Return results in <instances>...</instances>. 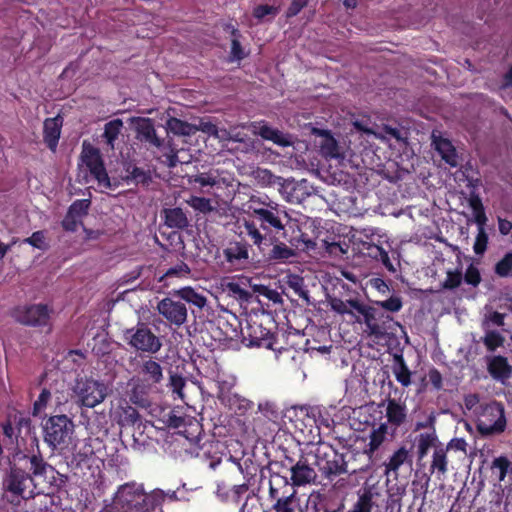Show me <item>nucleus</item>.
<instances>
[{"label": "nucleus", "instance_id": "obj_1", "mask_svg": "<svg viewBox=\"0 0 512 512\" xmlns=\"http://www.w3.org/2000/svg\"><path fill=\"white\" fill-rule=\"evenodd\" d=\"M244 228L267 261L286 263L296 256L282 240L288 239V232L293 228L285 206L273 201L250 206V219L245 221Z\"/></svg>", "mask_w": 512, "mask_h": 512}, {"label": "nucleus", "instance_id": "obj_2", "mask_svg": "<svg viewBox=\"0 0 512 512\" xmlns=\"http://www.w3.org/2000/svg\"><path fill=\"white\" fill-rule=\"evenodd\" d=\"M54 468L49 465L38 454L24 455L19 459V464L10 466L9 472L3 480V488L6 492L11 493L16 497L25 498L24 493L31 486L33 489L29 491V497L42 492L38 489L39 485H51Z\"/></svg>", "mask_w": 512, "mask_h": 512}, {"label": "nucleus", "instance_id": "obj_3", "mask_svg": "<svg viewBox=\"0 0 512 512\" xmlns=\"http://www.w3.org/2000/svg\"><path fill=\"white\" fill-rule=\"evenodd\" d=\"M164 501L163 490L156 488L147 493L143 484L127 482L118 487L110 512H155L161 510Z\"/></svg>", "mask_w": 512, "mask_h": 512}, {"label": "nucleus", "instance_id": "obj_4", "mask_svg": "<svg viewBox=\"0 0 512 512\" xmlns=\"http://www.w3.org/2000/svg\"><path fill=\"white\" fill-rule=\"evenodd\" d=\"M315 458V465L321 477L330 483L342 475L350 474L346 454L338 452L332 446L318 447Z\"/></svg>", "mask_w": 512, "mask_h": 512}, {"label": "nucleus", "instance_id": "obj_5", "mask_svg": "<svg viewBox=\"0 0 512 512\" xmlns=\"http://www.w3.org/2000/svg\"><path fill=\"white\" fill-rule=\"evenodd\" d=\"M122 339L141 354H156L162 347L160 338L144 322H138L134 327L125 329Z\"/></svg>", "mask_w": 512, "mask_h": 512}, {"label": "nucleus", "instance_id": "obj_6", "mask_svg": "<svg viewBox=\"0 0 512 512\" xmlns=\"http://www.w3.org/2000/svg\"><path fill=\"white\" fill-rule=\"evenodd\" d=\"M269 498L274 501L271 507L274 512H296L299 508L296 491L289 489L288 478L279 473L270 476Z\"/></svg>", "mask_w": 512, "mask_h": 512}, {"label": "nucleus", "instance_id": "obj_7", "mask_svg": "<svg viewBox=\"0 0 512 512\" xmlns=\"http://www.w3.org/2000/svg\"><path fill=\"white\" fill-rule=\"evenodd\" d=\"M74 431L73 421L66 415L50 416L43 425L44 441L52 448L66 444Z\"/></svg>", "mask_w": 512, "mask_h": 512}, {"label": "nucleus", "instance_id": "obj_8", "mask_svg": "<svg viewBox=\"0 0 512 512\" xmlns=\"http://www.w3.org/2000/svg\"><path fill=\"white\" fill-rule=\"evenodd\" d=\"M73 393L80 406L94 408L106 398L107 386L98 380L84 377L76 381Z\"/></svg>", "mask_w": 512, "mask_h": 512}, {"label": "nucleus", "instance_id": "obj_9", "mask_svg": "<svg viewBox=\"0 0 512 512\" xmlns=\"http://www.w3.org/2000/svg\"><path fill=\"white\" fill-rule=\"evenodd\" d=\"M281 466L290 471V478H288L289 489L314 484L316 482L317 472L314 467L308 463L307 458L303 454L300 455L298 460L285 455L284 460L281 461Z\"/></svg>", "mask_w": 512, "mask_h": 512}, {"label": "nucleus", "instance_id": "obj_10", "mask_svg": "<svg viewBox=\"0 0 512 512\" xmlns=\"http://www.w3.org/2000/svg\"><path fill=\"white\" fill-rule=\"evenodd\" d=\"M51 310L46 304L18 306L12 311L16 322L30 327H48L51 330Z\"/></svg>", "mask_w": 512, "mask_h": 512}, {"label": "nucleus", "instance_id": "obj_11", "mask_svg": "<svg viewBox=\"0 0 512 512\" xmlns=\"http://www.w3.org/2000/svg\"><path fill=\"white\" fill-rule=\"evenodd\" d=\"M477 430L482 436H491L502 433L506 428L504 406L494 402L487 406L476 424Z\"/></svg>", "mask_w": 512, "mask_h": 512}, {"label": "nucleus", "instance_id": "obj_12", "mask_svg": "<svg viewBox=\"0 0 512 512\" xmlns=\"http://www.w3.org/2000/svg\"><path fill=\"white\" fill-rule=\"evenodd\" d=\"M81 158L98 185L110 189L111 181L99 149L93 146H84Z\"/></svg>", "mask_w": 512, "mask_h": 512}, {"label": "nucleus", "instance_id": "obj_13", "mask_svg": "<svg viewBox=\"0 0 512 512\" xmlns=\"http://www.w3.org/2000/svg\"><path fill=\"white\" fill-rule=\"evenodd\" d=\"M172 295L165 297L157 303L158 313L170 324L176 328H180L186 323L188 310L186 304L180 299L176 300Z\"/></svg>", "mask_w": 512, "mask_h": 512}, {"label": "nucleus", "instance_id": "obj_14", "mask_svg": "<svg viewBox=\"0 0 512 512\" xmlns=\"http://www.w3.org/2000/svg\"><path fill=\"white\" fill-rule=\"evenodd\" d=\"M247 334L243 336L249 347L266 348L273 351H280L282 346H278L276 333L263 327L256 322L249 324Z\"/></svg>", "mask_w": 512, "mask_h": 512}, {"label": "nucleus", "instance_id": "obj_15", "mask_svg": "<svg viewBox=\"0 0 512 512\" xmlns=\"http://www.w3.org/2000/svg\"><path fill=\"white\" fill-rule=\"evenodd\" d=\"M136 138L148 148H161L163 139L155 130L154 122L150 118H139L136 125Z\"/></svg>", "mask_w": 512, "mask_h": 512}, {"label": "nucleus", "instance_id": "obj_16", "mask_svg": "<svg viewBox=\"0 0 512 512\" xmlns=\"http://www.w3.org/2000/svg\"><path fill=\"white\" fill-rule=\"evenodd\" d=\"M412 449L413 445L409 448L406 445H401L397 448L384 462L385 474L388 476L393 474L396 477L402 465L408 464L411 466L413 463Z\"/></svg>", "mask_w": 512, "mask_h": 512}, {"label": "nucleus", "instance_id": "obj_17", "mask_svg": "<svg viewBox=\"0 0 512 512\" xmlns=\"http://www.w3.org/2000/svg\"><path fill=\"white\" fill-rule=\"evenodd\" d=\"M386 418L387 425L390 424L395 429L402 426L407 419V407L405 403H402L394 398L388 397L386 399Z\"/></svg>", "mask_w": 512, "mask_h": 512}, {"label": "nucleus", "instance_id": "obj_18", "mask_svg": "<svg viewBox=\"0 0 512 512\" xmlns=\"http://www.w3.org/2000/svg\"><path fill=\"white\" fill-rule=\"evenodd\" d=\"M137 371L138 374L142 376L143 381L149 385L159 384L163 380V368L161 364L151 357L143 360Z\"/></svg>", "mask_w": 512, "mask_h": 512}, {"label": "nucleus", "instance_id": "obj_19", "mask_svg": "<svg viewBox=\"0 0 512 512\" xmlns=\"http://www.w3.org/2000/svg\"><path fill=\"white\" fill-rule=\"evenodd\" d=\"M63 119L61 116L45 119L43 123V139L47 147L55 151L59 142Z\"/></svg>", "mask_w": 512, "mask_h": 512}, {"label": "nucleus", "instance_id": "obj_20", "mask_svg": "<svg viewBox=\"0 0 512 512\" xmlns=\"http://www.w3.org/2000/svg\"><path fill=\"white\" fill-rule=\"evenodd\" d=\"M487 370L493 379L501 382L512 376V366L508 359L501 355L488 358Z\"/></svg>", "mask_w": 512, "mask_h": 512}, {"label": "nucleus", "instance_id": "obj_21", "mask_svg": "<svg viewBox=\"0 0 512 512\" xmlns=\"http://www.w3.org/2000/svg\"><path fill=\"white\" fill-rule=\"evenodd\" d=\"M171 295L180 299L181 302L184 301L191 307H196L199 310H202L207 304V298L191 286H185L178 290H173ZM191 311L194 313L193 308H191Z\"/></svg>", "mask_w": 512, "mask_h": 512}, {"label": "nucleus", "instance_id": "obj_22", "mask_svg": "<svg viewBox=\"0 0 512 512\" xmlns=\"http://www.w3.org/2000/svg\"><path fill=\"white\" fill-rule=\"evenodd\" d=\"M373 314L374 319L372 320V324L367 326V330L370 335H374L375 337H383L393 329V318L390 315L381 312L376 307L375 313Z\"/></svg>", "mask_w": 512, "mask_h": 512}, {"label": "nucleus", "instance_id": "obj_23", "mask_svg": "<svg viewBox=\"0 0 512 512\" xmlns=\"http://www.w3.org/2000/svg\"><path fill=\"white\" fill-rule=\"evenodd\" d=\"M162 215L165 225L169 228L183 230L189 225L187 215L180 207L165 208Z\"/></svg>", "mask_w": 512, "mask_h": 512}, {"label": "nucleus", "instance_id": "obj_24", "mask_svg": "<svg viewBox=\"0 0 512 512\" xmlns=\"http://www.w3.org/2000/svg\"><path fill=\"white\" fill-rule=\"evenodd\" d=\"M388 434L387 423H381L377 428H373L369 434V443L364 449V453L371 459L385 442Z\"/></svg>", "mask_w": 512, "mask_h": 512}, {"label": "nucleus", "instance_id": "obj_25", "mask_svg": "<svg viewBox=\"0 0 512 512\" xmlns=\"http://www.w3.org/2000/svg\"><path fill=\"white\" fill-rule=\"evenodd\" d=\"M436 151L441 158L451 167L458 166V154L452 142L446 138L434 137L433 140Z\"/></svg>", "mask_w": 512, "mask_h": 512}, {"label": "nucleus", "instance_id": "obj_26", "mask_svg": "<svg viewBox=\"0 0 512 512\" xmlns=\"http://www.w3.org/2000/svg\"><path fill=\"white\" fill-rule=\"evenodd\" d=\"M289 247L292 248V251L295 253V250L308 251L314 249L316 247L315 241H313L306 233H303L299 228L297 229V234L293 229L292 232H288V239H282Z\"/></svg>", "mask_w": 512, "mask_h": 512}, {"label": "nucleus", "instance_id": "obj_27", "mask_svg": "<svg viewBox=\"0 0 512 512\" xmlns=\"http://www.w3.org/2000/svg\"><path fill=\"white\" fill-rule=\"evenodd\" d=\"M225 259L231 264H238L248 260V244L245 242H231L224 250Z\"/></svg>", "mask_w": 512, "mask_h": 512}, {"label": "nucleus", "instance_id": "obj_28", "mask_svg": "<svg viewBox=\"0 0 512 512\" xmlns=\"http://www.w3.org/2000/svg\"><path fill=\"white\" fill-rule=\"evenodd\" d=\"M429 471L431 474L437 473L438 476L448 472L447 448H444L442 444L435 446Z\"/></svg>", "mask_w": 512, "mask_h": 512}, {"label": "nucleus", "instance_id": "obj_29", "mask_svg": "<svg viewBox=\"0 0 512 512\" xmlns=\"http://www.w3.org/2000/svg\"><path fill=\"white\" fill-rule=\"evenodd\" d=\"M118 424L121 427H133L141 424V416L138 410L128 403L120 405L117 410Z\"/></svg>", "mask_w": 512, "mask_h": 512}, {"label": "nucleus", "instance_id": "obj_30", "mask_svg": "<svg viewBox=\"0 0 512 512\" xmlns=\"http://www.w3.org/2000/svg\"><path fill=\"white\" fill-rule=\"evenodd\" d=\"M191 276V268L189 265L180 260L175 265L168 268L162 276L159 277L158 282L163 283L164 286H168V280L172 278L187 279Z\"/></svg>", "mask_w": 512, "mask_h": 512}, {"label": "nucleus", "instance_id": "obj_31", "mask_svg": "<svg viewBox=\"0 0 512 512\" xmlns=\"http://www.w3.org/2000/svg\"><path fill=\"white\" fill-rule=\"evenodd\" d=\"M256 183L261 187L283 186L284 179L272 173L269 169L258 167L252 172Z\"/></svg>", "mask_w": 512, "mask_h": 512}, {"label": "nucleus", "instance_id": "obj_32", "mask_svg": "<svg viewBox=\"0 0 512 512\" xmlns=\"http://www.w3.org/2000/svg\"><path fill=\"white\" fill-rule=\"evenodd\" d=\"M258 135L264 140L272 141L279 146L287 147L291 144L280 130L269 126L265 122L259 123Z\"/></svg>", "mask_w": 512, "mask_h": 512}, {"label": "nucleus", "instance_id": "obj_33", "mask_svg": "<svg viewBox=\"0 0 512 512\" xmlns=\"http://www.w3.org/2000/svg\"><path fill=\"white\" fill-rule=\"evenodd\" d=\"M468 203L473 211L474 221L478 228L484 227L487 222V216L482 199L477 191H470Z\"/></svg>", "mask_w": 512, "mask_h": 512}, {"label": "nucleus", "instance_id": "obj_34", "mask_svg": "<svg viewBox=\"0 0 512 512\" xmlns=\"http://www.w3.org/2000/svg\"><path fill=\"white\" fill-rule=\"evenodd\" d=\"M166 129L168 132L179 136H191L197 132L195 124L188 123L176 117H170L166 121Z\"/></svg>", "mask_w": 512, "mask_h": 512}, {"label": "nucleus", "instance_id": "obj_35", "mask_svg": "<svg viewBox=\"0 0 512 512\" xmlns=\"http://www.w3.org/2000/svg\"><path fill=\"white\" fill-rule=\"evenodd\" d=\"M123 128V121L119 118L113 119L104 125V132L102 138L107 146L114 149L115 142L118 139Z\"/></svg>", "mask_w": 512, "mask_h": 512}, {"label": "nucleus", "instance_id": "obj_36", "mask_svg": "<svg viewBox=\"0 0 512 512\" xmlns=\"http://www.w3.org/2000/svg\"><path fill=\"white\" fill-rule=\"evenodd\" d=\"M126 173L125 181L128 184L132 182L136 185L141 184L143 186H148L152 180L149 170H145L135 165H129L126 168Z\"/></svg>", "mask_w": 512, "mask_h": 512}, {"label": "nucleus", "instance_id": "obj_37", "mask_svg": "<svg viewBox=\"0 0 512 512\" xmlns=\"http://www.w3.org/2000/svg\"><path fill=\"white\" fill-rule=\"evenodd\" d=\"M395 365L393 366V373L396 380L404 387L411 384V371L409 370L403 355H395Z\"/></svg>", "mask_w": 512, "mask_h": 512}, {"label": "nucleus", "instance_id": "obj_38", "mask_svg": "<svg viewBox=\"0 0 512 512\" xmlns=\"http://www.w3.org/2000/svg\"><path fill=\"white\" fill-rule=\"evenodd\" d=\"M193 418L186 415L179 414L176 410H171L164 419V423L168 428L178 429L179 433L184 434L186 432L185 427L188 424H192Z\"/></svg>", "mask_w": 512, "mask_h": 512}, {"label": "nucleus", "instance_id": "obj_39", "mask_svg": "<svg viewBox=\"0 0 512 512\" xmlns=\"http://www.w3.org/2000/svg\"><path fill=\"white\" fill-rule=\"evenodd\" d=\"M437 436L432 433H420L416 437L417 457L418 460L424 459L431 447L435 446Z\"/></svg>", "mask_w": 512, "mask_h": 512}, {"label": "nucleus", "instance_id": "obj_40", "mask_svg": "<svg viewBox=\"0 0 512 512\" xmlns=\"http://www.w3.org/2000/svg\"><path fill=\"white\" fill-rule=\"evenodd\" d=\"M348 304L351 309L355 310L359 315L363 317V323L367 326L372 324L374 319L373 313H375V307L366 305L357 299H349Z\"/></svg>", "mask_w": 512, "mask_h": 512}, {"label": "nucleus", "instance_id": "obj_41", "mask_svg": "<svg viewBox=\"0 0 512 512\" xmlns=\"http://www.w3.org/2000/svg\"><path fill=\"white\" fill-rule=\"evenodd\" d=\"M373 504L371 490L364 488L362 493H358V499L349 512H371Z\"/></svg>", "mask_w": 512, "mask_h": 512}, {"label": "nucleus", "instance_id": "obj_42", "mask_svg": "<svg viewBox=\"0 0 512 512\" xmlns=\"http://www.w3.org/2000/svg\"><path fill=\"white\" fill-rule=\"evenodd\" d=\"M494 273L501 278L512 277V252H507L495 264Z\"/></svg>", "mask_w": 512, "mask_h": 512}, {"label": "nucleus", "instance_id": "obj_43", "mask_svg": "<svg viewBox=\"0 0 512 512\" xmlns=\"http://www.w3.org/2000/svg\"><path fill=\"white\" fill-rule=\"evenodd\" d=\"M170 390L175 395V397L185 400V395L183 393V389L186 386V379L177 373H173L169 377V384H168Z\"/></svg>", "mask_w": 512, "mask_h": 512}, {"label": "nucleus", "instance_id": "obj_44", "mask_svg": "<svg viewBox=\"0 0 512 512\" xmlns=\"http://www.w3.org/2000/svg\"><path fill=\"white\" fill-rule=\"evenodd\" d=\"M504 337L497 331H488L482 338V342L488 351L494 352L497 348L503 346Z\"/></svg>", "mask_w": 512, "mask_h": 512}, {"label": "nucleus", "instance_id": "obj_45", "mask_svg": "<svg viewBox=\"0 0 512 512\" xmlns=\"http://www.w3.org/2000/svg\"><path fill=\"white\" fill-rule=\"evenodd\" d=\"M186 202L195 211L203 214L209 213L214 209L211 200L205 197L191 196Z\"/></svg>", "mask_w": 512, "mask_h": 512}, {"label": "nucleus", "instance_id": "obj_46", "mask_svg": "<svg viewBox=\"0 0 512 512\" xmlns=\"http://www.w3.org/2000/svg\"><path fill=\"white\" fill-rule=\"evenodd\" d=\"M91 201L89 199H77L68 208L70 215L81 218L88 214Z\"/></svg>", "mask_w": 512, "mask_h": 512}, {"label": "nucleus", "instance_id": "obj_47", "mask_svg": "<svg viewBox=\"0 0 512 512\" xmlns=\"http://www.w3.org/2000/svg\"><path fill=\"white\" fill-rule=\"evenodd\" d=\"M128 396L130 403L135 404L139 407L147 408L150 404L148 398L145 396L141 386L139 385L133 386L129 391Z\"/></svg>", "mask_w": 512, "mask_h": 512}, {"label": "nucleus", "instance_id": "obj_48", "mask_svg": "<svg viewBox=\"0 0 512 512\" xmlns=\"http://www.w3.org/2000/svg\"><path fill=\"white\" fill-rule=\"evenodd\" d=\"M374 304L378 308L384 309L392 313L400 311L403 306L402 299L399 296H391L386 300L375 301Z\"/></svg>", "mask_w": 512, "mask_h": 512}, {"label": "nucleus", "instance_id": "obj_49", "mask_svg": "<svg viewBox=\"0 0 512 512\" xmlns=\"http://www.w3.org/2000/svg\"><path fill=\"white\" fill-rule=\"evenodd\" d=\"M190 182L197 184L200 187H207V186L213 187L216 184H218L219 180H218V177L216 175H214L213 173L206 172V173H199V174L192 176Z\"/></svg>", "mask_w": 512, "mask_h": 512}, {"label": "nucleus", "instance_id": "obj_50", "mask_svg": "<svg viewBox=\"0 0 512 512\" xmlns=\"http://www.w3.org/2000/svg\"><path fill=\"white\" fill-rule=\"evenodd\" d=\"M51 399V392L47 388H43L38 396V399L33 404L32 414L39 415L47 406Z\"/></svg>", "mask_w": 512, "mask_h": 512}, {"label": "nucleus", "instance_id": "obj_51", "mask_svg": "<svg viewBox=\"0 0 512 512\" xmlns=\"http://www.w3.org/2000/svg\"><path fill=\"white\" fill-rule=\"evenodd\" d=\"M23 243L29 244L40 250H46L48 248V245L45 242V233L42 230L33 232L31 236L23 240Z\"/></svg>", "mask_w": 512, "mask_h": 512}, {"label": "nucleus", "instance_id": "obj_52", "mask_svg": "<svg viewBox=\"0 0 512 512\" xmlns=\"http://www.w3.org/2000/svg\"><path fill=\"white\" fill-rule=\"evenodd\" d=\"M288 286L294 290V292L303 298L308 297V292L305 290L304 279L299 275H290L288 278Z\"/></svg>", "mask_w": 512, "mask_h": 512}, {"label": "nucleus", "instance_id": "obj_53", "mask_svg": "<svg viewBox=\"0 0 512 512\" xmlns=\"http://www.w3.org/2000/svg\"><path fill=\"white\" fill-rule=\"evenodd\" d=\"M487 245H488V235L485 232L484 227H480V228H478V234L476 236L474 246H473V250H474L475 254H477V255L484 254V252L487 249Z\"/></svg>", "mask_w": 512, "mask_h": 512}, {"label": "nucleus", "instance_id": "obj_54", "mask_svg": "<svg viewBox=\"0 0 512 512\" xmlns=\"http://www.w3.org/2000/svg\"><path fill=\"white\" fill-rule=\"evenodd\" d=\"M373 249L375 250L374 252V258L378 261H380L383 266L390 272H395L396 269L393 265V263L391 262L390 260V257L388 255V252L382 248L381 246H378V245H375L373 247Z\"/></svg>", "mask_w": 512, "mask_h": 512}, {"label": "nucleus", "instance_id": "obj_55", "mask_svg": "<svg viewBox=\"0 0 512 512\" xmlns=\"http://www.w3.org/2000/svg\"><path fill=\"white\" fill-rule=\"evenodd\" d=\"M197 131H201L208 136L219 138V129L216 124L209 120L200 119L198 124H195Z\"/></svg>", "mask_w": 512, "mask_h": 512}, {"label": "nucleus", "instance_id": "obj_56", "mask_svg": "<svg viewBox=\"0 0 512 512\" xmlns=\"http://www.w3.org/2000/svg\"><path fill=\"white\" fill-rule=\"evenodd\" d=\"M510 466H511V462L505 456L497 457L492 462V469L499 470V480L500 481H503L505 479Z\"/></svg>", "mask_w": 512, "mask_h": 512}, {"label": "nucleus", "instance_id": "obj_57", "mask_svg": "<svg viewBox=\"0 0 512 512\" xmlns=\"http://www.w3.org/2000/svg\"><path fill=\"white\" fill-rule=\"evenodd\" d=\"M464 281L472 285L474 287L478 286L481 282V275L479 269L474 266L473 264H470L464 274Z\"/></svg>", "mask_w": 512, "mask_h": 512}, {"label": "nucleus", "instance_id": "obj_58", "mask_svg": "<svg viewBox=\"0 0 512 512\" xmlns=\"http://www.w3.org/2000/svg\"><path fill=\"white\" fill-rule=\"evenodd\" d=\"M462 282V273L460 271H448L447 277L442 284L444 289H455L460 286Z\"/></svg>", "mask_w": 512, "mask_h": 512}, {"label": "nucleus", "instance_id": "obj_59", "mask_svg": "<svg viewBox=\"0 0 512 512\" xmlns=\"http://www.w3.org/2000/svg\"><path fill=\"white\" fill-rule=\"evenodd\" d=\"M329 304L331 306V309L333 311L337 312L338 314H341V315H344V314L353 315V312L350 309V306L348 304V300L345 302V301H343L340 298L332 297L329 300Z\"/></svg>", "mask_w": 512, "mask_h": 512}, {"label": "nucleus", "instance_id": "obj_60", "mask_svg": "<svg viewBox=\"0 0 512 512\" xmlns=\"http://www.w3.org/2000/svg\"><path fill=\"white\" fill-rule=\"evenodd\" d=\"M277 13H278V8L275 6L268 5V4H261V5L256 6L253 9V16L259 20L263 19L267 15L275 16Z\"/></svg>", "mask_w": 512, "mask_h": 512}, {"label": "nucleus", "instance_id": "obj_61", "mask_svg": "<svg viewBox=\"0 0 512 512\" xmlns=\"http://www.w3.org/2000/svg\"><path fill=\"white\" fill-rule=\"evenodd\" d=\"M310 0H292L286 10V18L295 17L300 11L305 8Z\"/></svg>", "mask_w": 512, "mask_h": 512}, {"label": "nucleus", "instance_id": "obj_62", "mask_svg": "<svg viewBox=\"0 0 512 512\" xmlns=\"http://www.w3.org/2000/svg\"><path fill=\"white\" fill-rule=\"evenodd\" d=\"M61 225L65 231L75 232L78 227V218L74 215H70L69 212L66 213L64 219L61 222Z\"/></svg>", "mask_w": 512, "mask_h": 512}, {"label": "nucleus", "instance_id": "obj_63", "mask_svg": "<svg viewBox=\"0 0 512 512\" xmlns=\"http://www.w3.org/2000/svg\"><path fill=\"white\" fill-rule=\"evenodd\" d=\"M231 57L233 60L240 61L245 58V53L238 39L233 38L231 41Z\"/></svg>", "mask_w": 512, "mask_h": 512}, {"label": "nucleus", "instance_id": "obj_64", "mask_svg": "<svg viewBox=\"0 0 512 512\" xmlns=\"http://www.w3.org/2000/svg\"><path fill=\"white\" fill-rule=\"evenodd\" d=\"M428 377H429L430 383L432 384V386L435 389L440 390L442 388V385H443L442 375L436 368H432L429 371Z\"/></svg>", "mask_w": 512, "mask_h": 512}]
</instances>
